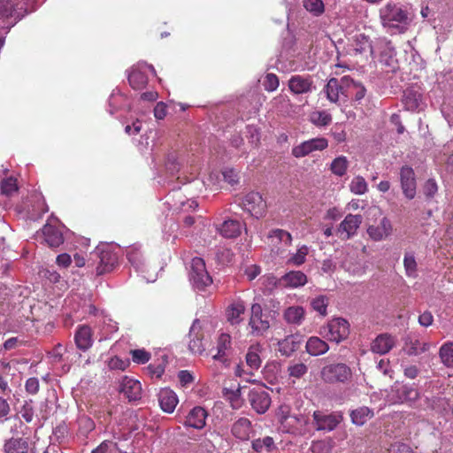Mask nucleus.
Instances as JSON below:
<instances>
[{"label": "nucleus", "instance_id": "1", "mask_svg": "<svg viewBox=\"0 0 453 453\" xmlns=\"http://www.w3.org/2000/svg\"><path fill=\"white\" fill-rule=\"evenodd\" d=\"M383 29L390 35L406 33L413 20L409 8L403 4L388 1L379 10Z\"/></svg>", "mask_w": 453, "mask_h": 453}, {"label": "nucleus", "instance_id": "2", "mask_svg": "<svg viewBox=\"0 0 453 453\" xmlns=\"http://www.w3.org/2000/svg\"><path fill=\"white\" fill-rule=\"evenodd\" d=\"M419 398V392L412 385L395 382L387 392L386 400L390 404L412 403Z\"/></svg>", "mask_w": 453, "mask_h": 453}, {"label": "nucleus", "instance_id": "3", "mask_svg": "<svg viewBox=\"0 0 453 453\" xmlns=\"http://www.w3.org/2000/svg\"><path fill=\"white\" fill-rule=\"evenodd\" d=\"M312 425L317 431L329 433L342 422L343 415L341 411L318 410L312 413Z\"/></svg>", "mask_w": 453, "mask_h": 453}, {"label": "nucleus", "instance_id": "4", "mask_svg": "<svg viewBox=\"0 0 453 453\" xmlns=\"http://www.w3.org/2000/svg\"><path fill=\"white\" fill-rule=\"evenodd\" d=\"M351 46L353 50L359 54L369 51L371 56L375 57L377 47H388V53L392 54L393 50L388 42V38L380 37L375 42H372L365 34H357L353 36Z\"/></svg>", "mask_w": 453, "mask_h": 453}, {"label": "nucleus", "instance_id": "5", "mask_svg": "<svg viewBox=\"0 0 453 453\" xmlns=\"http://www.w3.org/2000/svg\"><path fill=\"white\" fill-rule=\"evenodd\" d=\"M189 280L196 290H203L212 283V279L208 273L203 259L194 257L191 261Z\"/></svg>", "mask_w": 453, "mask_h": 453}, {"label": "nucleus", "instance_id": "6", "mask_svg": "<svg viewBox=\"0 0 453 453\" xmlns=\"http://www.w3.org/2000/svg\"><path fill=\"white\" fill-rule=\"evenodd\" d=\"M320 334L331 342L339 343L349 336V324L342 318H335L321 329Z\"/></svg>", "mask_w": 453, "mask_h": 453}, {"label": "nucleus", "instance_id": "7", "mask_svg": "<svg viewBox=\"0 0 453 453\" xmlns=\"http://www.w3.org/2000/svg\"><path fill=\"white\" fill-rule=\"evenodd\" d=\"M127 257L134 270L147 281L154 282L157 278L156 269L151 270L150 266L143 260L142 252L137 248H131L127 252Z\"/></svg>", "mask_w": 453, "mask_h": 453}, {"label": "nucleus", "instance_id": "8", "mask_svg": "<svg viewBox=\"0 0 453 453\" xmlns=\"http://www.w3.org/2000/svg\"><path fill=\"white\" fill-rule=\"evenodd\" d=\"M328 146V142L324 137L312 138L304 141L292 148L291 153L296 158L304 157L312 152L322 151Z\"/></svg>", "mask_w": 453, "mask_h": 453}, {"label": "nucleus", "instance_id": "9", "mask_svg": "<svg viewBox=\"0 0 453 453\" xmlns=\"http://www.w3.org/2000/svg\"><path fill=\"white\" fill-rule=\"evenodd\" d=\"M147 72L156 75V70L153 65L145 62H139L132 68L128 74V81L134 89H142L148 82Z\"/></svg>", "mask_w": 453, "mask_h": 453}, {"label": "nucleus", "instance_id": "10", "mask_svg": "<svg viewBox=\"0 0 453 453\" xmlns=\"http://www.w3.org/2000/svg\"><path fill=\"white\" fill-rule=\"evenodd\" d=\"M242 207L244 211L258 219L264 216L267 205L260 193L252 191L242 198Z\"/></svg>", "mask_w": 453, "mask_h": 453}, {"label": "nucleus", "instance_id": "11", "mask_svg": "<svg viewBox=\"0 0 453 453\" xmlns=\"http://www.w3.org/2000/svg\"><path fill=\"white\" fill-rule=\"evenodd\" d=\"M351 375L350 369L344 364H333L326 365L321 370V378L326 382H344Z\"/></svg>", "mask_w": 453, "mask_h": 453}, {"label": "nucleus", "instance_id": "12", "mask_svg": "<svg viewBox=\"0 0 453 453\" xmlns=\"http://www.w3.org/2000/svg\"><path fill=\"white\" fill-rule=\"evenodd\" d=\"M249 326L251 329V334L255 336L263 335L270 327L269 320L263 314L262 307L258 303H254L251 306Z\"/></svg>", "mask_w": 453, "mask_h": 453}, {"label": "nucleus", "instance_id": "13", "mask_svg": "<svg viewBox=\"0 0 453 453\" xmlns=\"http://www.w3.org/2000/svg\"><path fill=\"white\" fill-rule=\"evenodd\" d=\"M96 252L100 258L99 265L96 267L98 275L111 271L118 264V255L111 250L109 245H102L96 247Z\"/></svg>", "mask_w": 453, "mask_h": 453}, {"label": "nucleus", "instance_id": "14", "mask_svg": "<svg viewBox=\"0 0 453 453\" xmlns=\"http://www.w3.org/2000/svg\"><path fill=\"white\" fill-rule=\"evenodd\" d=\"M362 221L361 215L348 214L339 225L337 233L342 239L349 240L357 234Z\"/></svg>", "mask_w": 453, "mask_h": 453}, {"label": "nucleus", "instance_id": "15", "mask_svg": "<svg viewBox=\"0 0 453 453\" xmlns=\"http://www.w3.org/2000/svg\"><path fill=\"white\" fill-rule=\"evenodd\" d=\"M288 86L293 95L309 94L315 88L313 80L309 75H293L288 80Z\"/></svg>", "mask_w": 453, "mask_h": 453}, {"label": "nucleus", "instance_id": "16", "mask_svg": "<svg viewBox=\"0 0 453 453\" xmlns=\"http://www.w3.org/2000/svg\"><path fill=\"white\" fill-rule=\"evenodd\" d=\"M249 402L257 413L264 414L271 405V397L265 390L253 388L249 393Z\"/></svg>", "mask_w": 453, "mask_h": 453}, {"label": "nucleus", "instance_id": "17", "mask_svg": "<svg viewBox=\"0 0 453 453\" xmlns=\"http://www.w3.org/2000/svg\"><path fill=\"white\" fill-rule=\"evenodd\" d=\"M73 340L78 349L85 352L94 343L92 328L88 325H79L74 332Z\"/></svg>", "mask_w": 453, "mask_h": 453}, {"label": "nucleus", "instance_id": "18", "mask_svg": "<svg viewBox=\"0 0 453 453\" xmlns=\"http://www.w3.org/2000/svg\"><path fill=\"white\" fill-rule=\"evenodd\" d=\"M401 187L404 196L408 199H412L416 196V179L411 167L403 166L400 171Z\"/></svg>", "mask_w": 453, "mask_h": 453}, {"label": "nucleus", "instance_id": "19", "mask_svg": "<svg viewBox=\"0 0 453 453\" xmlns=\"http://www.w3.org/2000/svg\"><path fill=\"white\" fill-rule=\"evenodd\" d=\"M396 339L389 334H379L371 343V350L373 353L385 355L395 345Z\"/></svg>", "mask_w": 453, "mask_h": 453}, {"label": "nucleus", "instance_id": "20", "mask_svg": "<svg viewBox=\"0 0 453 453\" xmlns=\"http://www.w3.org/2000/svg\"><path fill=\"white\" fill-rule=\"evenodd\" d=\"M120 392L123 393L129 401H135L141 398L142 385L139 380L130 377H124L120 383Z\"/></svg>", "mask_w": 453, "mask_h": 453}, {"label": "nucleus", "instance_id": "21", "mask_svg": "<svg viewBox=\"0 0 453 453\" xmlns=\"http://www.w3.org/2000/svg\"><path fill=\"white\" fill-rule=\"evenodd\" d=\"M29 449V440L25 437H11L3 444V453H28Z\"/></svg>", "mask_w": 453, "mask_h": 453}, {"label": "nucleus", "instance_id": "22", "mask_svg": "<svg viewBox=\"0 0 453 453\" xmlns=\"http://www.w3.org/2000/svg\"><path fill=\"white\" fill-rule=\"evenodd\" d=\"M157 398L161 410L166 413H173L179 403L176 393L167 388L159 391Z\"/></svg>", "mask_w": 453, "mask_h": 453}, {"label": "nucleus", "instance_id": "23", "mask_svg": "<svg viewBox=\"0 0 453 453\" xmlns=\"http://www.w3.org/2000/svg\"><path fill=\"white\" fill-rule=\"evenodd\" d=\"M188 349L193 354H202L204 347L202 342L201 326L198 319H196L189 330Z\"/></svg>", "mask_w": 453, "mask_h": 453}, {"label": "nucleus", "instance_id": "24", "mask_svg": "<svg viewBox=\"0 0 453 453\" xmlns=\"http://www.w3.org/2000/svg\"><path fill=\"white\" fill-rule=\"evenodd\" d=\"M392 232V225L388 219L384 217L379 225L377 226H370L367 228V234L369 237L375 241H381L391 234Z\"/></svg>", "mask_w": 453, "mask_h": 453}, {"label": "nucleus", "instance_id": "25", "mask_svg": "<svg viewBox=\"0 0 453 453\" xmlns=\"http://www.w3.org/2000/svg\"><path fill=\"white\" fill-rule=\"evenodd\" d=\"M430 343L420 342L418 339L406 337L403 341V351L409 357L418 356L430 349Z\"/></svg>", "mask_w": 453, "mask_h": 453}, {"label": "nucleus", "instance_id": "26", "mask_svg": "<svg viewBox=\"0 0 453 453\" xmlns=\"http://www.w3.org/2000/svg\"><path fill=\"white\" fill-rule=\"evenodd\" d=\"M324 92L331 103H337L340 101L341 96L346 95V87L342 81L340 83L337 79L332 78L325 86Z\"/></svg>", "mask_w": 453, "mask_h": 453}, {"label": "nucleus", "instance_id": "27", "mask_svg": "<svg viewBox=\"0 0 453 453\" xmlns=\"http://www.w3.org/2000/svg\"><path fill=\"white\" fill-rule=\"evenodd\" d=\"M207 418L206 411L200 407H194L186 418L184 425L186 426L193 427L195 429H202L205 426V419Z\"/></svg>", "mask_w": 453, "mask_h": 453}, {"label": "nucleus", "instance_id": "28", "mask_svg": "<svg viewBox=\"0 0 453 453\" xmlns=\"http://www.w3.org/2000/svg\"><path fill=\"white\" fill-rule=\"evenodd\" d=\"M283 319L287 324L298 326L305 319V310L299 305L288 307L283 312Z\"/></svg>", "mask_w": 453, "mask_h": 453}, {"label": "nucleus", "instance_id": "29", "mask_svg": "<svg viewBox=\"0 0 453 453\" xmlns=\"http://www.w3.org/2000/svg\"><path fill=\"white\" fill-rule=\"evenodd\" d=\"M231 432L239 440H248L252 434L250 420L247 418H240L233 424Z\"/></svg>", "mask_w": 453, "mask_h": 453}, {"label": "nucleus", "instance_id": "30", "mask_svg": "<svg viewBox=\"0 0 453 453\" xmlns=\"http://www.w3.org/2000/svg\"><path fill=\"white\" fill-rule=\"evenodd\" d=\"M284 287L296 288L307 283V276L301 271H290L280 278Z\"/></svg>", "mask_w": 453, "mask_h": 453}, {"label": "nucleus", "instance_id": "31", "mask_svg": "<svg viewBox=\"0 0 453 453\" xmlns=\"http://www.w3.org/2000/svg\"><path fill=\"white\" fill-rule=\"evenodd\" d=\"M342 82L346 87V95L345 96H354L357 101L362 100L365 96V87L348 76H344L342 79Z\"/></svg>", "mask_w": 453, "mask_h": 453}, {"label": "nucleus", "instance_id": "32", "mask_svg": "<svg viewBox=\"0 0 453 453\" xmlns=\"http://www.w3.org/2000/svg\"><path fill=\"white\" fill-rule=\"evenodd\" d=\"M306 351L313 357H318L326 353L329 349L328 344L317 336H311L306 342Z\"/></svg>", "mask_w": 453, "mask_h": 453}, {"label": "nucleus", "instance_id": "33", "mask_svg": "<svg viewBox=\"0 0 453 453\" xmlns=\"http://www.w3.org/2000/svg\"><path fill=\"white\" fill-rule=\"evenodd\" d=\"M299 345L300 340L298 335L291 334L278 342V350L281 355L288 357L298 349Z\"/></svg>", "mask_w": 453, "mask_h": 453}, {"label": "nucleus", "instance_id": "34", "mask_svg": "<svg viewBox=\"0 0 453 453\" xmlns=\"http://www.w3.org/2000/svg\"><path fill=\"white\" fill-rule=\"evenodd\" d=\"M245 311V305L242 301H234L232 303L227 311H226V317L227 320L232 325H238L242 320V314Z\"/></svg>", "mask_w": 453, "mask_h": 453}, {"label": "nucleus", "instance_id": "35", "mask_svg": "<svg viewBox=\"0 0 453 453\" xmlns=\"http://www.w3.org/2000/svg\"><path fill=\"white\" fill-rule=\"evenodd\" d=\"M403 104L408 111L418 110L422 104V95L415 89H407L404 91Z\"/></svg>", "mask_w": 453, "mask_h": 453}, {"label": "nucleus", "instance_id": "36", "mask_svg": "<svg viewBox=\"0 0 453 453\" xmlns=\"http://www.w3.org/2000/svg\"><path fill=\"white\" fill-rule=\"evenodd\" d=\"M262 346L260 344L251 345L246 354V364L250 370H257L261 366L260 354L262 352Z\"/></svg>", "mask_w": 453, "mask_h": 453}, {"label": "nucleus", "instance_id": "37", "mask_svg": "<svg viewBox=\"0 0 453 453\" xmlns=\"http://www.w3.org/2000/svg\"><path fill=\"white\" fill-rule=\"evenodd\" d=\"M219 233L226 238H234L241 234V223L238 220H225L218 228Z\"/></svg>", "mask_w": 453, "mask_h": 453}, {"label": "nucleus", "instance_id": "38", "mask_svg": "<svg viewBox=\"0 0 453 453\" xmlns=\"http://www.w3.org/2000/svg\"><path fill=\"white\" fill-rule=\"evenodd\" d=\"M373 417V411L366 406L358 407L350 412V418L353 424L363 426Z\"/></svg>", "mask_w": 453, "mask_h": 453}, {"label": "nucleus", "instance_id": "39", "mask_svg": "<svg viewBox=\"0 0 453 453\" xmlns=\"http://www.w3.org/2000/svg\"><path fill=\"white\" fill-rule=\"evenodd\" d=\"M45 241L50 247H58L64 242L62 234L53 226L46 224L42 229Z\"/></svg>", "mask_w": 453, "mask_h": 453}, {"label": "nucleus", "instance_id": "40", "mask_svg": "<svg viewBox=\"0 0 453 453\" xmlns=\"http://www.w3.org/2000/svg\"><path fill=\"white\" fill-rule=\"evenodd\" d=\"M231 336L227 334H221L218 340L217 354L213 356V359L220 361L226 365L227 359L226 358V350L230 348Z\"/></svg>", "mask_w": 453, "mask_h": 453}, {"label": "nucleus", "instance_id": "41", "mask_svg": "<svg viewBox=\"0 0 453 453\" xmlns=\"http://www.w3.org/2000/svg\"><path fill=\"white\" fill-rule=\"evenodd\" d=\"M252 449L258 453H269L276 449L274 440L271 436L252 441Z\"/></svg>", "mask_w": 453, "mask_h": 453}, {"label": "nucleus", "instance_id": "42", "mask_svg": "<svg viewBox=\"0 0 453 453\" xmlns=\"http://www.w3.org/2000/svg\"><path fill=\"white\" fill-rule=\"evenodd\" d=\"M309 253V247L306 245L300 246L294 253H290L287 259V264L293 266H300L306 261Z\"/></svg>", "mask_w": 453, "mask_h": 453}, {"label": "nucleus", "instance_id": "43", "mask_svg": "<svg viewBox=\"0 0 453 453\" xmlns=\"http://www.w3.org/2000/svg\"><path fill=\"white\" fill-rule=\"evenodd\" d=\"M403 266L405 270V274L410 278H417L418 276V264L414 256V253L411 251H407L404 254L403 257Z\"/></svg>", "mask_w": 453, "mask_h": 453}, {"label": "nucleus", "instance_id": "44", "mask_svg": "<svg viewBox=\"0 0 453 453\" xmlns=\"http://www.w3.org/2000/svg\"><path fill=\"white\" fill-rule=\"evenodd\" d=\"M296 421H289L288 424H282L281 428L288 434H298L302 433V429L307 425L308 419L303 415H296Z\"/></svg>", "mask_w": 453, "mask_h": 453}, {"label": "nucleus", "instance_id": "45", "mask_svg": "<svg viewBox=\"0 0 453 453\" xmlns=\"http://www.w3.org/2000/svg\"><path fill=\"white\" fill-rule=\"evenodd\" d=\"M334 445V441L332 438H326L312 441L310 450L312 453H330Z\"/></svg>", "mask_w": 453, "mask_h": 453}, {"label": "nucleus", "instance_id": "46", "mask_svg": "<svg viewBox=\"0 0 453 453\" xmlns=\"http://www.w3.org/2000/svg\"><path fill=\"white\" fill-rule=\"evenodd\" d=\"M442 364L447 367H453V342H447L441 345L439 351Z\"/></svg>", "mask_w": 453, "mask_h": 453}, {"label": "nucleus", "instance_id": "47", "mask_svg": "<svg viewBox=\"0 0 453 453\" xmlns=\"http://www.w3.org/2000/svg\"><path fill=\"white\" fill-rule=\"evenodd\" d=\"M77 423L78 434L83 436L84 438L88 437L89 433H91L96 427L93 419L85 415L80 416L77 420Z\"/></svg>", "mask_w": 453, "mask_h": 453}, {"label": "nucleus", "instance_id": "48", "mask_svg": "<svg viewBox=\"0 0 453 453\" xmlns=\"http://www.w3.org/2000/svg\"><path fill=\"white\" fill-rule=\"evenodd\" d=\"M223 396L226 401L229 402L232 408L239 409L242 406V401L241 398V390L239 388L236 389L224 388Z\"/></svg>", "mask_w": 453, "mask_h": 453}, {"label": "nucleus", "instance_id": "49", "mask_svg": "<svg viewBox=\"0 0 453 453\" xmlns=\"http://www.w3.org/2000/svg\"><path fill=\"white\" fill-rule=\"evenodd\" d=\"M310 120L317 127H326L331 123L332 117L325 111H317L310 115Z\"/></svg>", "mask_w": 453, "mask_h": 453}, {"label": "nucleus", "instance_id": "50", "mask_svg": "<svg viewBox=\"0 0 453 453\" xmlns=\"http://www.w3.org/2000/svg\"><path fill=\"white\" fill-rule=\"evenodd\" d=\"M348 165L347 157L340 156L333 160L330 169L334 174L342 177L346 173Z\"/></svg>", "mask_w": 453, "mask_h": 453}, {"label": "nucleus", "instance_id": "51", "mask_svg": "<svg viewBox=\"0 0 453 453\" xmlns=\"http://www.w3.org/2000/svg\"><path fill=\"white\" fill-rule=\"evenodd\" d=\"M349 190L355 195H364L368 190L366 180L362 176H356L349 183Z\"/></svg>", "mask_w": 453, "mask_h": 453}, {"label": "nucleus", "instance_id": "52", "mask_svg": "<svg viewBox=\"0 0 453 453\" xmlns=\"http://www.w3.org/2000/svg\"><path fill=\"white\" fill-rule=\"evenodd\" d=\"M311 306L319 315L325 317L327 314L328 299L325 296H319L311 301Z\"/></svg>", "mask_w": 453, "mask_h": 453}, {"label": "nucleus", "instance_id": "53", "mask_svg": "<svg viewBox=\"0 0 453 453\" xmlns=\"http://www.w3.org/2000/svg\"><path fill=\"white\" fill-rule=\"evenodd\" d=\"M303 7L314 16L321 15L325 10L321 0H303Z\"/></svg>", "mask_w": 453, "mask_h": 453}, {"label": "nucleus", "instance_id": "54", "mask_svg": "<svg viewBox=\"0 0 453 453\" xmlns=\"http://www.w3.org/2000/svg\"><path fill=\"white\" fill-rule=\"evenodd\" d=\"M277 418L282 424H288L289 421H296V415L290 414V407L288 405H280L276 413Z\"/></svg>", "mask_w": 453, "mask_h": 453}, {"label": "nucleus", "instance_id": "55", "mask_svg": "<svg viewBox=\"0 0 453 453\" xmlns=\"http://www.w3.org/2000/svg\"><path fill=\"white\" fill-rule=\"evenodd\" d=\"M18 191L17 180L13 177L5 178L1 181V192L5 196H12Z\"/></svg>", "mask_w": 453, "mask_h": 453}, {"label": "nucleus", "instance_id": "56", "mask_svg": "<svg viewBox=\"0 0 453 453\" xmlns=\"http://www.w3.org/2000/svg\"><path fill=\"white\" fill-rule=\"evenodd\" d=\"M268 238H271V239L275 238L279 241V242H282L285 245H290L292 242L291 234L283 229L272 230L268 234Z\"/></svg>", "mask_w": 453, "mask_h": 453}, {"label": "nucleus", "instance_id": "57", "mask_svg": "<svg viewBox=\"0 0 453 453\" xmlns=\"http://www.w3.org/2000/svg\"><path fill=\"white\" fill-rule=\"evenodd\" d=\"M124 100V96L118 89H114L108 100L109 109L108 111L110 114H113L114 111L117 110L119 104H120Z\"/></svg>", "mask_w": 453, "mask_h": 453}, {"label": "nucleus", "instance_id": "58", "mask_svg": "<svg viewBox=\"0 0 453 453\" xmlns=\"http://www.w3.org/2000/svg\"><path fill=\"white\" fill-rule=\"evenodd\" d=\"M344 267L348 272L354 275H362L365 272V263L357 262V263H352L350 260H346L344 262Z\"/></svg>", "mask_w": 453, "mask_h": 453}, {"label": "nucleus", "instance_id": "59", "mask_svg": "<svg viewBox=\"0 0 453 453\" xmlns=\"http://www.w3.org/2000/svg\"><path fill=\"white\" fill-rule=\"evenodd\" d=\"M438 192V185L434 179H428L423 186V194L427 199L434 198Z\"/></svg>", "mask_w": 453, "mask_h": 453}, {"label": "nucleus", "instance_id": "60", "mask_svg": "<svg viewBox=\"0 0 453 453\" xmlns=\"http://www.w3.org/2000/svg\"><path fill=\"white\" fill-rule=\"evenodd\" d=\"M107 366L110 370H117V371H124L127 365V360H123L119 357H112L109 360L106 361Z\"/></svg>", "mask_w": 453, "mask_h": 453}, {"label": "nucleus", "instance_id": "61", "mask_svg": "<svg viewBox=\"0 0 453 453\" xmlns=\"http://www.w3.org/2000/svg\"><path fill=\"white\" fill-rule=\"evenodd\" d=\"M280 81L274 73H267L264 81V87L266 91H275L279 87Z\"/></svg>", "mask_w": 453, "mask_h": 453}, {"label": "nucleus", "instance_id": "62", "mask_svg": "<svg viewBox=\"0 0 453 453\" xmlns=\"http://www.w3.org/2000/svg\"><path fill=\"white\" fill-rule=\"evenodd\" d=\"M132 360L136 364H145L150 358V354L144 349L131 350Z\"/></svg>", "mask_w": 453, "mask_h": 453}, {"label": "nucleus", "instance_id": "63", "mask_svg": "<svg viewBox=\"0 0 453 453\" xmlns=\"http://www.w3.org/2000/svg\"><path fill=\"white\" fill-rule=\"evenodd\" d=\"M165 166V170L171 175H174L176 173H178L180 164L177 162V157L174 154L167 155Z\"/></svg>", "mask_w": 453, "mask_h": 453}, {"label": "nucleus", "instance_id": "64", "mask_svg": "<svg viewBox=\"0 0 453 453\" xmlns=\"http://www.w3.org/2000/svg\"><path fill=\"white\" fill-rule=\"evenodd\" d=\"M307 366L303 363H297L288 367V372L291 377L301 378L307 372Z\"/></svg>", "mask_w": 453, "mask_h": 453}]
</instances>
